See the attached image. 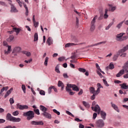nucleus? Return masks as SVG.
<instances>
[{"label": "nucleus", "instance_id": "nucleus-1", "mask_svg": "<svg viewBox=\"0 0 128 128\" xmlns=\"http://www.w3.org/2000/svg\"><path fill=\"white\" fill-rule=\"evenodd\" d=\"M6 120H10V122H20L21 119L20 118H16V117L12 116L11 114L8 113L6 116Z\"/></svg>", "mask_w": 128, "mask_h": 128}, {"label": "nucleus", "instance_id": "nucleus-2", "mask_svg": "<svg viewBox=\"0 0 128 128\" xmlns=\"http://www.w3.org/2000/svg\"><path fill=\"white\" fill-rule=\"evenodd\" d=\"M24 116H27L28 120H30L34 118V111L29 110L27 112H25L23 114Z\"/></svg>", "mask_w": 128, "mask_h": 128}, {"label": "nucleus", "instance_id": "nucleus-3", "mask_svg": "<svg viewBox=\"0 0 128 128\" xmlns=\"http://www.w3.org/2000/svg\"><path fill=\"white\" fill-rule=\"evenodd\" d=\"M124 34H125L124 33H120L116 36V40L118 42H124V40H128V36H124Z\"/></svg>", "mask_w": 128, "mask_h": 128}, {"label": "nucleus", "instance_id": "nucleus-4", "mask_svg": "<svg viewBox=\"0 0 128 128\" xmlns=\"http://www.w3.org/2000/svg\"><path fill=\"white\" fill-rule=\"evenodd\" d=\"M98 18V16H96L92 21L91 22V24H90V30L91 32H94V30H96V20Z\"/></svg>", "mask_w": 128, "mask_h": 128}, {"label": "nucleus", "instance_id": "nucleus-5", "mask_svg": "<svg viewBox=\"0 0 128 128\" xmlns=\"http://www.w3.org/2000/svg\"><path fill=\"white\" fill-rule=\"evenodd\" d=\"M20 50H22V48H20V47H15L13 50L12 54L16 56H18L17 54L20 52Z\"/></svg>", "mask_w": 128, "mask_h": 128}, {"label": "nucleus", "instance_id": "nucleus-6", "mask_svg": "<svg viewBox=\"0 0 128 128\" xmlns=\"http://www.w3.org/2000/svg\"><path fill=\"white\" fill-rule=\"evenodd\" d=\"M96 126L97 128H102L104 126V120H97L96 122Z\"/></svg>", "mask_w": 128, "mask_h": 128}, {"label": "nucleus", "instance_id": "nucleus-7", "mask_svg": "<svg viewBox=\"0 0 128 128\" xmlns=\"http://www.w3.org/2000/svg\"><path fill=\"white\" fill-rule=\"evenodd\" d=\"M16 106L18 108H19L20 110H28V106L27 105H22L18 104Z\"/></svg>", "mask_w": 128, "mask_h": 128}, {"label": "nucleus", "instance_id": "nucleus-8", "mask_svg": "<svg viewBox=\"0 0 128 128\" xmlns=\"http://www.w3.org/2000/svg\"><path fill=\"white\" fill-rule=\"evenodd\" d=\"M67 86L68 88H72V90H76V92H78L80 90V88H78V86L74 84H67Z\"/></svg>", "mask_w": 128, "mask_h": 128}, {"label": "nucleus", "instance_id": "nucleus-9", "mask_svg": "<svg viewBox=\"0 0 128 128\" xmlns=\"http://www.w3.org/2000/svg\"><path fill=\"white\" fill-rule=\"evenodd\" d=\"M92 110H94L96 112H98V114H100V108L98 105H96L94 108V106H92Z\"/></svg>", "mask_w": 128, "mask_h": 128}, {"label": "nucleus", "instance_id": "nucleus-10", "mask_svg": "<svg viewBox=\"0 0 128 128\" xmlns=\"http://www.w3.org/2000/svg\"><path fill=\"white\" fill-rule=\"evenodd\" d=\"M42 116L46 118H48L49 120H50L52 118V115L47 112H44L42 113Z\"/></svg>", "mask_w": 128, "mask_h": 128}, {"label": "nucleus", "instance_id": "nucleus-11", "mask_svg": "<svg viewBox=\"0 0 128 128\" xmlns=\"http://www.w3.org/2000/svg\"><path fill=\"white\" fill-rule=\"evenodd\" d=\"M120 54H122L120 50H119L117 52L116 54H114L113 56V60L114 62H116V60H118V56H120Z\"/></svg>", "mask_w": 128, "mask_h": 128}, {"label": "nucleus", "instance_id": "nucleus-12", "mask_svg": "<svg viewBox=\"0 0 128 128\" xmlns=\"http://www.w3.org/2000/svg\"><path fill=\"white\" fill-rule=\"evenodd\" d=\"M32 108H34L33 110L36 114H37L38 116H40V110L37 108H38L36 107V106L34 105L33 106H32Z\"/></svg>", "mask_w": 128, "mask_h": 128}, {"label": "nucleus", "instance_id": "nucleus-13", "mask_svg": "<svg viewBox=\"0 0 128 128\" xmlns=\"http://www.w3.org/2000/svg\"><path fill=\"white\" fill-rule=\"evenodd\" d=\"M97 90H96V94H100V88H102V86L100 84V83L97 84Z\"/></svg>", "mask_w": 128, "mask_h": 128}, {"label": "nucleus", "instance_id": "nucleus-14", "mask_svg": "<svg viewBox=\"0 0 128 128\" xmlns=\"http://www.w3.org/2000/svg\"><path fill=\"white\" fill-rule=\"evenodd\" d=\"M32 22H33L34 26V28H38V22H36V18H34V15L32 16Z\"/></svg>", "mask_w": 128, "mask_h": 128}, {"label": "nucleus", "instance_id": "nucleus-15", "mask_svg": "<svg viewBox=\"0 0 128 128\" xmlns=\"http://www.w3.org/2000/svg\"><path fill=\"white\" fill-rule=\"evenodd\" d=\"M40 110H42V112H46L48 110V108H46L42 105H40Z\"/></svg>", "mask_w": 128, "mask_h": 128}, {"label": "nucleus", "instance_id": "nucleus-16", "mask_svg": "<svg viewBox=\"0 0 128 128\" xmlns=\"http://www.w3.org/2000/svg\"><path fill=\"white\" fill-rule=\"evenodd\" d=\"M111 104H112V108H114V110H116V112H120V110H118V106H116V104L111 102Z\"/></svg>", "mask_w": 128, "mask_h": 128}, {"label": "nucleus", "instance_id": "nucleus-17", "mask_svg": "<svg viewBox=\"0 0 128 128\" xmlns=\"http://www.w3.org/2000/svg\"><path fill=\"white\" fill-rule=\"evenodd\" d=\"M120 86L123 90H128V85H127L126 83L120 84Z\"/></svg>", "mask_w": 128, "mask_h": 128}, {"label": "nucleus", "instance_id": "nucleus-18", "mask_svg": "<svg viewBox=\"0 0 128 128\" xmlns=\"http://www.w3.org/2000/svg\"><path fill=\"white\" fill-rule=\"evenodd\" d=\"M124 74V70H120L118 74L116 75V76L117 78H120V76H122V74Z\"/></svg>", "mask_w": 128, "mask_h": 128}, {"label": "nucleus", "instance_id": "nucleus-19", "mask_svg": "<svg viewBox=\"0 0 128 128\" xmlns=\"http://www.w3.org/2000/svg\"><path fill=\"white\" fill-rule=\"evenodd\" d=\"M12 90H13L12 88H10V90L7 91V92L6 94L4 95L5 98H6L8 96H10V94L12 93Z\"/></svg>", "mask_w": 128, "mask_h": 128}, {"label": "nucleus", "instance_id": "nucleus-20", "mask_svg": "<svg viewBox=\"0 0 128 128\" xmlns=\"http://www.w3.org/2000/svg\"><path fill=\"white\" fill-rule=\"evenodd\" d=\"M11 12H18L16 8L12 4H11Z\"/></svg>", "mask_w": 128, "mask_h": 128}, {"label": "nucleus", "instance_id": "nucleus-21", "mask_svg": "<svg viewBox=\"0 0 128 128\" xmlns=\"http://www.w3.org/2000/svg\"><path fill=\"white\" fill-rule=\"evenodd\" d=\"M46 43L48 44V46H50V44H52V40L50 37H49L46 40Z\"/></svg>", "mask_w": 128, "mask_h": 128}, {"label": "nucleus", "instance_id": "nucleus-22", "mask_svg": "<svg viewBox=\"0 0 128 128\" xmlns=\"http://www.w3.org/2000/svg\"><path fill=\"white\" fill-rule=\"evenodd\" d=\"M100 116H101V117L104 120H106V114L104 112L101 111Z\"/></svg>", "mask_w": 128, "mask_h": 128}, {"label": "nucleus", "instance_id": "nucleus-23", "mask_svg": "<svg viewBox=\"0 0 128 128\" xmlns=\"http://www.w3.org/2000/svg\"><path fill=\"white\" fill-rule=\"evenodd\" d=\"M78 46V44H74V43H68L66 44L65 48H70V46Z\"/></svg>", "mask_w": 128, "mask_h": 128}, {"label": "nucleus", "instance_id": "nucleus-24", "mask_svg": "<svg viewBox=\"0 0 128 128\" xmlns=\"http://www.w3.org/2000/svg\"><path fill=\"white\" fill-rule=\"evenodd\" d=\"M55 72L58 74H60V64H58L55 68Z\"/></svg>", "mask_w": 128, "mask_h": 128}, {"label": "nucleus", "instance_id": "nucleus-25", "mask_svg": "<svg viewBox=\"0 0 128 128\" xmlns=\"http://www.w3.org/2000/svg\"><path fill=\"white\" fill-rule=\"evenodd\" d=\"M22 54H26V56H30L32 55L30 52H28L27 51H22Z\"/></svg>", "mask_w": 128, "mask_h": 128}, {"label": "nucleus", "instance_id": "nucleus-26", "mask_svg": "<svg viewBox=\"0 0 128 128\" xmlns=\"http://www.w3.org/2000/svg\"><path fill=\"white\" fill-rule=\"evenodd\" d=\"M106 42H100L96 44H92L90 46H100V44H106Z\"/></svg>", "mask_w": 128, "mask_h": 128}, {"label": "nucleus", "instance_id": "nucleus-27", "mask_svg": "<svg viewBox=\"0 0 128 128\" xmlns=\"http://www.w3.org/2000/svg\"><path fill=\"white\" fill-rule=\"evenodd\" d=\"M24 8H26V16H28V6H26V4H24Z\"/></svg>", "mask_w": 128, "mask_h": 128}, {"label": "nucleus", "instance_id": "nucleus-28", "mask_svg": "<svg viewBox=\"0 0 128 128\" xmlns=\"http://www.w3.org/2000/svg\"><path fill=\"white\" fill-rule=\"evenodd\" d=\"M112 24H114V22H110V23L108 25V26H107L105 30H110V27L112 26Z\"/></svg>", "mask_w": 128, "mask_h": 128}, {"label": "nucleus", "instance_id": "nucleus-29", "mask_svg": "<svg viewBox=\"0 0 128 128\" xmlns=\"http://www.w3.org/2000/svg\"><path fill=\"white\" fill-rule=\"evenodd\" d=\"M38 40V33H35L34 35V42H36Z\"/></svg>", "mask_w": 128, "mask_h": 128}, {"label": "nucleus", "instance_id": "nucleus-30", "mask_svg": "<svg viewBox=\"0 0 128 128\" xmlns=\"http://www.w3.org/2000/svg\"><path fill=\"white\" fill-rule=\"evenodd\" d=\"M98 93H96V92H95L93 94V95L91 96V100H94L96 98V96H98Z\"/></svg>", "mask_w": 128, "mask_h": 128}, {"label": "nucleus", "instance_id": "nucleus-31", "mask_svg": "<svg viewBox=\"0 0 128 128\" xmlns=\"http://www.w3.org/2000/svg\"><path fill=\"white\" fill-rule=\"evenodd\" d=\"M8 90V86L4 87L2 89H1L0 94H2V92H4V90Z\"/></svg>", "mask_w": 128, "mask_h": 128}, {"label": "nucleus", "instance_id": "nucleus-32", "mask_svg": "<svg viewBox=\"0 0 128 128\" xmlns=\"http://www.w3.org/2000/svg\"><path fill=\"white\" fill-rule=\"evenodd\" d=\"M90 92L91 94H94V92H96V90L94 89V87H90Z\"/></svg>", "mask_w": 128, "mask_h": 128}, {"label": "nucleus", "instance_id": "nucleus-33", "mask_svg": "<svg viewBox=\"0 0 128 128\" xmlns=\"http://www.w3.org/2000/svg\"><path fill=\"white\" fill-rule=\"evenodd\" d=\"M14 36L10 35L9 38L7 39V42H12L14 40Z\"/></svg>", "mask_w": 128, "mask_h": 128}, {"label": "nucleus", "instance_id": "nucleus-34", "mask_svg": "<svg viewBox=\"0 0 128 128\" xmlns=\"http://www.w3.org/2000/svg\"><path fill=\"white\" fill-rule=\"evenodd\" d=\"M30 124H32V126H38V121L32 120L30 122Z\"/></svg>", "mask_w": 128, "mask_h": 128}, {"label": "nucleus", "instance_id": "nucleus-35", "mask_svg": "<svg viewBox=\"0 0 128 128\" xmlns=\"http://www.w3.org/2000/svg\"><path fill=\"white\" fill-rule=\"evenodd\" d=\"M82 104L84 106H86V108H90V104L86 102V101H83Z\"/></svg>", "mask_w": 128, "mask_h": 128}, {"label": "nucleus", "instance_id": "nucleus-36", "mask_svg": "<svg viewBox=\"0 0 128 128\" xmlns=\"http://www.w3.org/2000/svg\"><path fill=\"white\" fill-rule=\"evenodd\" d=\"M48 57H46L45 61L44 62V64L45 66H48Z\"/></svg>", "mask_w": 128, "mask_h": 128}, {"label": "nucleus", "instance_id": "nucleus-37", "mask_svg": "<svg viewBox=\"0 0 128 128\" xmlns=\"http://www.w3.org/2000/svg\"><path fill=\"white\" fill-rule=\"evenodd\" d=\"M13 30H15L17 34H20V28H13Z\"/></svg>", "mask_w": 128, "mask_h": 128}, {"label": "nucleus", "instance_id": "nucleus-38", "mask_svg": "<svg viewBox=\"0 0 128 128\" xmlns=\"http://www.w3.org/2000/svg\"><path fill=\"white\" fill-rule=\"evenodd\" d=\"M37 126H44V122L40 121H37Z\"/></svg>", "mask_w": 128, "mask_h": 128}, {"label": "nucleus", "instance_id": "nucleus-39", "mask_svg": "<svg viewBox=\"0 0 128 128\" xmlns=\"http://www.w3.org/2000/svg\"><path fill=\"white\" fill-rule=\"evenodd\" d=\"M66 114H68V116H72V118H74V116L72 114V112H70V111H66Z\"/></svg>", "mask_w": 128, "mask_h": 128}, {"label": "nucleus", "instance_id": "nucleus-40", "mask_svg": "<svg viewBox=\"0 0 128 128\" xmlns=\"http://www.w3.org/2000/svg\"><path fill=\"white\" fill-rule=\"evenodd\" d=\"M64 60H66V58L62 56V57H60L58 58V60H59V62H64Z\"/></svg>", "mask_w": 128, "mask_h": 128}, {"label": "nucleus", "instance_id": "nucleus-41", "mask_svg": "<svg viewBox=\"0 0 128 128\" xmlns=\"http://www.w3.org/2000/svg\"><path fill=\"white\" fill-rule=\"evenodd\" d=\"M122 24H124V21H122V22H121L120 24H118L116 26V28H120L122 27Z\"/></svg>", "mask_w": 128, "mask_h": 128}, {"label": "nucleus", "instance_id": "nucleus-42", "mask_svg": "<svg viewBox=\"0 0 128 128\" xmlns=\"http://www.w3.org/2000/svg\"><path fill=\"white\" fill-rule=\"evenodd\" d=\"M109 68L110 70H112L114 68V64H112V63H110L109 65Z\"/></svg>", "mask_w": 128, "mask_h": 128}, {"label": "nucleus", "instance_id": "nucleus-43", "mask_svg": "<svg viewBox=\"0 0 128 128\" xmlns=\"http://www.w3.org/2000/svg\"><path fill=\"white\" fill-rule=\"evenodd\" d=\"M78 70H79V72H86V69L83 68H79Z\"/></svg>", "mask_w": 128, "mask_h": 128}, {"label": "nucleus", "instance_id": "nucleus-44", "mask_svg": "<svg viewBox=\"0 0 128 128\" xmlns=\"http://www.w3.org/2000/svg\"><path fill=\"white\" fill-rule=\"evenodd\" d=\"M9 102H10V104H14V98H10Z\"/></svg>", "mask_w": 128, "mask_h": 128}, {"label": "nucleus", "instance_id": "nucleus-45", "mask_svg": "<svg viewBox=\"0 0 128 128\" xmlns=\"http://www.w3.org/2000/svg\"><path fill=\"white\" fill-rule=\"evenodd\" d=\"M19 114L20 113L18 112V111L16 110V111L12 112V115L14 116H18Z\"/></svg>", "mask_w": 128, "mask_h": 128}, {"label": "nucleus", "instance_id": "nucleus-46", "mask_svg": "<svg viewBox=\"0 0 128 128\" xmlns=\"http://www.w3.org/2000/svg\"><path fill=\"white\" fill-rule=\"evenodd\" d=\"M103 82L106 86H110V84H108V82H106V80H104V79L103 80Z\"/></svg>", "mask_w": 128, "mask_h": 128}, {"label": "nucleus", "instance_id": "nucleus-47", "mask_svg": "<svg viewBox=\"0 0 128 128\" xmlns=\"http://www.w3.org/2000/svg\"><path fill=\"white\" fill-rule=\"evenodd\" d=\"M58 86H64V84L62 81H58Z\"/></svg>", "mask_w": 128, "mask_h": 128}, {"label": "nucleus", "instance_id": "nucleus-48", "mask_svg": "<svg viewBox=\"0 0 128 128\" xmlns=\"http://www.w3.org/2000/svg\"><path fill=\"white\" fill-rule=\"evenodd\" d=\"M22 88L24 94H26V86H24V84H22Z\"/></svg>", "mask_w": 128, "mask_h": 128}, {"label": "nucleus", "instance_id": "nucleus-49", "mask_svg": "<svg viewBox=\"0 0 128 128\" xmlns=\"http://www.w3.org/2000/svg\"><path fill=\"white\" fill-rule=\"evenodd\" d=\"M40 94H41V96H46V92H44V90H40Z\"/></svg>", "mask_w": 128, "mask_h": 128}, {"label": "nucleus", "instance_id": "nucleus-50", "mask_svg": "<svg viewBox=\"0 0 128 128\" xmlns=\"http://www.w3.org/2000/svg\"><path fill=\"white\" fill-rule=\"evenodd\" d=\"M53 112H55V114H58V116H60V112H58V110H56V109L53 110Z\"/></svg>", "mask_w": 128, "mask_h": 128}, {"label": "nucleus", "instance_id": "nucleus-51", "mask_svg": "<svg viewBox=\"0 0 128 128\" xmlns=\"http://www.w3.org/2000/svg\"><path fill=\"white\" fill-rule=\"evenodd\" d=\"M52 88H54V86H51L49 87L48 89V94H50L52 92Z\"/></svg>", "mask_w": 128, "mask_h": 128}, {"label": "nucleus", "instance_id": "nucleus-52", "mask_svg": "<svg viewBox=\"0 0 128 128\" xmlns=\"http://www.w3.org/2000/svg\"><path fill=\"white\" fill-rule=\"evenodd\" d=\"M70 87H68V85L66 86V92H72V89L70 88Z\"/></svg>", "mask_w": 128, "mask_h": 128}, {"label": "nucleus", "instance_id": "nucleus-53", "mask_svg": "<svg viewBox=\"0 0 128 128\" xmlns=\"http://www.w3.org/2000/svg\"><path fill=\"white\" fill-rule=\"evenodd\" d=\"M125 66L126 67H124L123 68L124 70H128V61L126 62V64H125Z\"/></svg>", "mask_w": 128, "mask_h": 128}, {"label": "nucleus", "instance_id": "nucleus-54", "mask_svg": "<svg viewBox=\"0 0 128 128\" xmlns=\"http://www.w3.org/2000/svg\"><path fill=\"white\" fill-rule=\"evenodd\" d=\"M16 2H18V4L20 6V8H22V2H20V0H16Z\"/></svg>", "mask_w": 128, "mask_h": 128}, {"label": "nucleus", "instance_id": "nucleus-55", "mask_svg": "<svg viewBox=\"0 0 128 128\" xmlns=\"http://www.w3.org/2000/svg\"><path fill=\"white\" fill-rule=\"evenodd\" d=\"M63 76L64 78H68V74L66 73L64 74Z\"/></svg>", "mask_w": 128, "mask_h": 128}, {"label": "nucleus", "instance_id": "nucleus-56", "mask_svg": "<svg viewBox=\"0 0 128 128\" xmlns=\"http://www.w3.org/2000/svg\"><path fill=\"white\" fill-rule=\"evenodd\" d=\"M96 116H98V114L96 113H94L93 120H96Z\"/></svg>", "mask_w": 128, "mask_h": 128}, {"label": "nucleus", "instance_id": "nucleus-57", "mask_svg": "<svg viewBox=\"0 0 128 128\" xmlns=\"http://www.w3.org/2000/svg\"><path fill=\"white\" fill-rule=\"evenodd\" d=\"M120 56H121V58H126V53H123Z\"/></svg>", "mask_w": 128, "mask_h": 128}, {"label": "nucleus", "instance_id": "nucleus-58", "mask_svg": "<svg viewBox=\"0 0 128 128\" xmlns=\"http://www.w3.org/2000/svg\"><path fill=\"white\" fill-rule=\"evenodd\" d=\"M31 62H32V59L30 58V60H24V62H26V64H28V62L30 63Z\"/></svg>", "mask_w": 128, "mask_h": 128}, {"label": "nucleus", "instance_id": "nucleus-59", "mask_svg": "<svg viewBox=\"0 0 128 128\" xmlns=\"http://www.w3.org/2000/svg\"><path fill=\"white\" fill-rule=\"evenodd\" d=\"M96 66L97 70H100V66H98V63L96 64Z\"/></svg>", "mask_w": 128, "mask_h": 128}, {"label": "nucleus", "instance_id": "nucleus-60", "mask_svg": "<svg viewBox=\"0 0 128 128\" xmlns=\"http://www.w3.org/2000/svg\"><path fill=\"white\" fill-rule=\"evenodd\" d=\"M6 122V120L4 119H0V124H4V122Z\"/></svg>", "mask_w": 128, "mask_h": 128}, {"label": "nucleus", "instance_id": "nucleus-61", "mask_svg": "<svg viewBox=\"0 0 128 128\" xmlns=\"http://www.w3.org/2000/svg\"><path fill=\"white\" fill-rule=\"evenodd\" d=\"M26 28H27L28 30V32H30L32 30H30V26H26Z\"/></svg>", "mask_w": 128, "mask_h": 128}, {"label": "nucleus", "instance_id": "nucleus-62", "mask_svg": "<svg viewBox=\"0 0 128 128\" xmlns=\"http://www.w3.org/2000/svg\"><path fill=\"white\" fill-rule=\"evenodd\" d=\"M0 4H1V6H6V3H4V2H0Z\"/></svg>", "mask_w": 128, "mask_h": 128}, {"label": "nucleus", "instance_id": "nucleus-63", "mask_svg": "<svg viewBox=\"0 0 128 128\" xmlns=\"http://www.w3.org/2000/svg\"><path fill=\"white\" fill-rule=\"evenodd\" d=\"M115 84H122V82L118 80H116L114 81Z\"/></svg>", "mask_w": 128, "mask_h": 128}, {"label": "nucleus", "instance_id": "nucleus-64", "mask_svg": "<svg viewBox=\"0 0 128 128\" xmlns=\"http://www.w3.org/2000/svg\"><path fill=\"white\" fill-rule=\"evenodd\" d=\"M10 54V51H8V50H4V54Z\"/></svg>", "mask_w": 128, "mask_h": 128}]
</instances>
